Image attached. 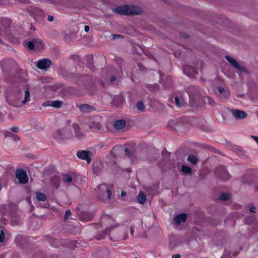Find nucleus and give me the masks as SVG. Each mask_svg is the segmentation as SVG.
I'll return each mask as SVG.
<instances>
[{
    "label": "nucleus",
    "mask_w": 258,
    "mask_h": 258,
    "mask_svg": "<svg viewBox=\"0 0 258 258\" xmlns=\"http://www.w3.org/2000/svg\"><path fill=\"white\" fill-rule=\"evenodd\" d=\"M24 87V85H21L16 88L15 90L16 98L14 100L11 98L7 99L10 105L20 107L24 105L29 101V89L27 88L25 89Z\"/></svg>",
    "instance_id": "obj_1"
},
{
    "label": "nucleus",
    "mask_w": 258,
    "mask_h": 258,
    "mask_svg": "<svg viewBox=\"0 0 258 258\" xmlns=\"http://www.w3.org/2000/svg\"><path fill=\"white\" fill-rule=\"evenodd\" d=\"M195 120L196 118L194 117L184 116L180 119L170 120L167 124V127L171 130H177L181 127H188L192 125V123Z\"/></svg>",
    "instance_id": "obj_2"
},
{
    "label": "nucleus",
    "mask_w": 258,
    "mask_h": 258,
    "mask_svg": "<svg viewBox=\"0 0 258 258\" xmlns=\"http://www.w3.org/2000/svg\"><path fill=\"white\" fill-rule=\"evenodd\" d=\"M11 21L9 19H2L1 20L0 27L1 28V32L4 34V36L10 41L13 42L15 38L10 33V25Z\"/></svg>",
    "instance_id": "obj_3"
},
{
    "label": "nucleus",
    "mask_w": 258,
    "mask_h": 258,
    "mask_svg": "<svg viewBox=\"0 0 258 258\" xmlns=\"http://www.w3.org/2000/svg\"><path fill=\"white\" fill-rule=\"evenodd\" d=\"M97 188V197L99 200L105 202L110 199L111 191L107 188L106 185L100 184L98 186Z\"/></svg>",
    "instance_id": "obj_4"
},
{
    "label": "nucleus",
    "mask_w": 258,
    "mask_h": 258,
    "mask_svg": "<svg viewBox=\"0 0 258 258\" xmlns=\"http://www.w3.org/2000/svg\"><path fill=\"white\" fill-rule=\"evenodd\" d=\"M214 173L217 178L223 181L228 180L231 177L226 167L224 165H220L217 167L215 169Z\"/></svg>",
    "instance_id": "obj_5"
},
{
    "label": "nucleus",
    "mask_w": 258,
    "mask_h": 258,
    "mask_svg": "<svg viewBox=\"0 0 258 258\" xmlns=\"http://www.w3.org/2000/svg\"><path fill=\"white\" fill-rule=\"evenodd\" d=\"M186 92L188 94L190 103L194 104L199 95L200 88L197 86H190L186 89Z\"/></svg>",
    "instance_id": "obj_6"
},
{
    "label": "nucleus",
    "mask_w": 258,
    "mask_h": 258,
    "mask_svg": "<svg viewBox=\"0 0 258 258\" xmlns=\"http://www.w3.org/2000/svg\"><path fill=\"white\" fill-rule=\"evenodd\" d=\"M92 152L90 151L78 150L76 153L77 157L81 160H86L87 163L89 164L91 160Z\"/></svg>",
    "instance_id": "obj_7"
},
{
    "label": "nucleus",
    "mask_w": 258,
    "mask_h": 258,
    "mask_svg": "<svg viewBox=\"0 0 258 258\" xmlns=\"http://www.w3.org/2000/svg\"><path fill=\"white\" fill-rule=\"evenodd\" d=\"M16 177L18 179L20 183L25 184L28 182V177L24 170L17 169L16 172Z\"/></svg>",
    "instance_id": "obj_8"
},
{
    "label": "nucleus",
    "mask_w": 258,
    "mask_h": 258,
    "mask_svg": "<svg viewBox=\"0 0 258 258\" xmlns=\"http://www.w3.org/2000/svg\"><path fill=\"white\" fill-rule=\"evenodd\" d=\"M28 48L31 50L34 49L37 50H40L43 49V42L40 39H34L29 41L27 44Z\"/></svg>",
    "instance_id": "obj_9"
},
{
    "label": "nucleus",
    "mask_w": 258,
    "mask_h": 258,
    "mask_svg": "<svg viewBox=\"0 0 258 258\" xmlns=\"http://www.w3.org/2000/svg\"><path fill=\"white\" fill-rule=\"evenodd\" d=\"M225 58L233 66L234 69H237L241 72H248L245 68L240 66L238 62L231 57L228 55H226Z\"/></svg>",
    "instance_id": "obj_10"
},
{
    "label": "nucleus",
    "mask_w": 258,
    "mask_h": 258,
    "mask_svg": "<svg viewBox=\"0 0 258 258\" xmlns=\"http://www.w3.org/2000/svg\"><path fill=\"white\" fill-rule=\"evenodd\" d=\"M183 71L184 73L186 74L187 76L190 77H194L195 75L198 74L197 69L189 65H185L183 67Z\"/></svg>",
    "instance_id": "obj_11"
},
{
    "label": "nucleus",
    "mask_w": 258,
    "mask_h": 258,
    "mask_svg": "<svg viewBox=\"0 0 258 258\" xmlns=\"http://www.w3.org/2000/svg\"><path fill=\"white\" fill-rule=\"evenodd\" d=\"M51 63V61L48 58L40 59L37 62V67L41 70H47Z\"/></svg>",
    "instance_id": "obj_12"
},
{
    "label": "nucleus",
    "mask_w": 258,
    "mask_h": 258,
    "mask_svg": "<svg viewBox=\"0 0 258 258\" xmlns=\"http://www.w3.org/2000/svg\"><path fill=\"white\" fill-rule=\"evenodd\" d=\"M63 104V102L59 100H48L43 103V106H51L56 108H60Z\"/></svg>",
    "instance_id": "obj_13"
},
{
    "label": "nucleus",
    "mask_w": 258,
    "mask_h": 258,
    "mask_svg": "<svg viewBox=\"0 0 258 258\" xmlns=\"http://www.w3.org/2000/svg\"><path fill=\"white\" fill-rule=\"evenodd\" d=\"M62 75L63 78H66L67 80L72 82L77 81L79 78L78 74L67 71H63L62 72Z\"/></svg>",
    "instance_id": "obj_14"
},
{
    "label": "nucleus",
    "mask_w": 258,
    "mask_h": 258,
    "mask_svg": "<svg viewBox=\"0 0 258 258\" xmlns=\"http://www.w3.org/2000/svg\"><path fill=\"white\" fill-rule=\"evenodd\" d=\"M52 136L53 138L58 141H63L66 138L64 134V130L63 129L55 131Z\"/></svg>",
    "instance_id": "obj_15"
},
{
    "label": "nucleus",
    "mask_w": 258,
    "mask_h": 258,
    "mask_svg": "<svg viewBox=\"0 0 258 258\" xmlns=\"http://www.w3.org/2000/svg\"><path fill=\"white\" fill-rule=\"evenodd\" d=\"M128 14L127 16L137 15L142 13L141 9L135 6L127 5Z\"/></svg>",
    "instance_id": "obj_16"
},
{
    "label": "nucleus",
    "mask_w": 258,
    "mask_h": 258,
    "mask_svg": "<svg viewBox=\"0 0 258 258\" xmlns=\"http://www.w3.org/2000/svg\"><path fill=\"white\" fill-rule=\"evenodd\" d=\"M231 111L233 116L238 119H242L245 118L247 116V114L245 112L240 110L233 109Z\"/></svg>",
    "instance_id": "obj_17"
},
{
    "label": "nucleus",
    "mask_w": 258,
    "mask_h": 258,
    "mask_svg": "<svg viewBox=\"0 0 258 258\" xmlns=\"http://www.w3.org/2000/svg\"><path fill=\"white\" fill-rule=\"evenodd\" d=\"M113 11L117 14L127 16L128 9L127 5L118 6L114 9Z\"/></svg>",
    "instance_id": "obj_18"
},
{
    "label": "nucleus",
    "mask_w": 258,
    "mask_h": 258,
    "mask_svg": "<svg viewBox=\"0 0 258 258\" xmlns=\"http://www.w3.org/2000/svg\"><path fill=\"white\" fill-rule=\"evenodd\" d=\"M162 81H164L162 85L164 88L166 89L170 88L172 86V80L171 77L169 76H165L162 74Z\"/></svg>",
    "instance_id": "obj_19"
},
{
    "label": "nucleus",
    "mask_w": 258,
    "mask_h": 258,
    "mask_svg": "<svg viewBox=\"0 0 258 258\" xmlns=\"http://www.w3.org/2000/svg\"><path fill=\"white\" fill-rule=\"evenodd\" d=\"M124 100L123 97L121 95L114 96L111 104L115 106L120 107L121 105L123 103Z\"/></svg>",
    "instance_id": "obj_20"
},
{
    "label": "nucleus",
    "mask_w": 258,
    "mask_h": 258,
    "mask_svg": "<svg viewBox=\"0 0 258 258\" xmlns=\"http://www.w3.org/2000/svg\"><path fill=\"white\" fill-rule=\"evenodd\" d=\"M44 240H45L53 247H57L59 245V241L55 238L50 235H45L43 237Z\"/></svg>",
    "instance_id": "obj_21"
},
{
    "label": "nucleus",
    "mask_w": 258,
    "mask_h": 258,
    "mask_svg": "<svg viewBox=\"0 0 258 258\" xmlns=\"http://www.w3.org/2000/svg\"><path fill=\"white\" fill-rule=\"evenodd\" d=\"M85 60L87 62V67L90 68L92 71L95 72L96 69L93 66V55L92 54H89L86 56Z\"/></svg>",
    "instance_id": "obj_22"
},
{
    "label": "nucleus",
    "mask_w": 258,
    "mask_h": 258,
    "mask_svg": "<svg viewBox=\"0 0 258 258\" xmlns=\"http://www.w3.org/2000/svg\"><path fill=\"white\" fill-rule=\"evenodd\" d=\"M73 127L76 138L81 139L84 137V134L80 131V128L77 123H73Z\"/></svg>",
    "instance_id": "obj_23"
},
{
    "label": "nucleus",
    "mask_w": 258,
    "mask_h": 258,
    "mask_svg": "<svg viewBox=\"0 0 258 258\" xmlns=\"http://www.w3.org/2000/svg\"><path fill=\"white\" fill-rule=\"evenodd\" d=\"M187 219V215L185 213H181L177 215L174 217L175 223L177 224H180L186 221Z\"/></svg>",
    "instance_id": "obj_24"
},
{
    "label": "nucleus",
    "mask_w": 258,
    "mask_h": 258,
    "mask_svg": "<svg viewBox=\"0 0 258 258\" xmlns=\"http://www.w3.org/2000/svg\"><path fill=\"white\" fill-rule=\"evenodd\" d=\"M126 125V121L124 119H119L115 121L113 124V127L117 130L123 128Z\"/></svg>",
    "instance_id": "obj_25"
},
{
    "label": "nucleus",
    "mask_w": 258,
    "mask_h": 258,
    "mask_svg": "<svg viewBox=\"0 0 258 258\" xmlns=\"http://www.w3.org/2000/svg\"><path fill=\"white\" fill-rule=\"evenodd\" d=\"M111 228H107L105 230H102L101 232H99L96 236V238L97 240H101L104 239L106 235L109 234L111 231Z\"/></svg>",
    "instance_id": "obj_26"
},
{
    "label": "nucleus",
    "mask_w": 258,
    "mask_h": 258,
    "mask_svg": "<svg viewBox=\"0 0 258 258\" xmlns=\"http://www.w3.org/2000/svg\"><path fill=\"white\" fill-rule=\"evenodd\" d=\"M79 108L81 111L83 112H89L92 110H94V107L87 104H83L80 105Z\"/></svg>",
    "instance_id": "obj_27"
},
{
    "label": "nucleus",
    "mask_w": 258,
    "mask_h": 258,
    "mask_svg": "<svg viewBox=\"0 0 258 258\" xmlns=\"http://www.w3.org/2000/svg\"><path fill=\"white\" fill-rule=\"evenodd\" d=\"M50 181L51 184L54 186L55 189H57L59 186L60 184V177L58 175H55L51 178Z\"/></svg>",
    "instance_id": "obj_28"
},
{
    "label": "nucleus",
    "mask_w": 258,
    "mask_h": 258,
    "mask_svg": "<svg viewBox=\"0 0 258 258\" xmlns=\"http://www.w3.org/2000/svg\"><path fill=\"white\" fill-rule=\"evenodd\" d=\"M28 11L37 16L41 17L43 15V12L38 8L31 7L29 8Z\"/></svg>",
    "instance_id": "obj_29"
},
{
    "label": "nucleus",
    "mask_w": 258,
    "mask_h": 258,
    "mask_svg": "<svg viewBox=\"0 0 258 258\" xmlns=\"http://www.w3.org/2000/svg\"><path fill=\"white\" fill-rule=\"evenodd\" d=\"M137 202L141 204H144L147 200L146 196L144 192L141 191L137 197Z\"/></svg>",
    "instance_id": "obj_30"
},
{
    "label": "nucleus",
    "mask_w": 258,
    "mask_h": 258,
    "mask_svg": "<svg viewBox=\"0 0 258 258\" xmlns=\"http://www.w3.org/2000/svg\"><path fill=\"white\" fill-rule=\"evenodd\" d=\"M218 90L219 94L221 95L224 98H228L230 96L229 92L228 90H226L224 87L220 86L218 87Z\"/></svg>",
    "instance_id": "obj_31"
},
{
    "label": "nucleus",
    "mask_w": 258,
    "mask_h": 258,
    "mask_svg": "<svg viewBox=\"0 0 258 258\" xmlns=\"http://www.w3.org/2000/svg\"><path fill=\"white\" fill-rule=\"evenodd\" d=\"M89 127L90 128H93L96 130H101L102 128V126L100 123L95 121H91L89 123Z\"/></svg>",
    "instance_id": "obj_32"
},
{
    "label": "nucleus",
    "mask_w": 258,
    "mask_h": 258,
    "mask_svg": "<svg viewBox=\"0 0 258 258\" xmlns=\"http://www.w3.org/2000/svg\"><path fill=\"white\" fill-rule=\"evenodd\" d=\"M4 135L6 137L12 138V139L15 141H17L20 140L19 137H18L17 135L14 134V133H12L10 131H6Z\"/></svg>",
    "instance_id": "obj_33"
},
{
    "label": "nucleus",
    "mask_w": 258,
    "mask_h": 258,
    "mask_svg": "<svg viewBox=\"0 0 258 258\" xmlns=\"http://www.w3.org/2000/svg\"><path fill=\"white\" fill-rule=\"evenodd\" d=\"M36 195L37 200L38 201L45 202L47 199L45 195V194H44L43 193H42L41 192H39V191L37 192L36 193Z\"/></svg>",
    "instance_id": "obj_34"
},
{
    "label": "nucleus",
    "mask_w": 258,
    "mask_h": 258,
    "mask_svg": "<svg viewBox=\"0 0 258 258\" xmlns=\"http://www.w3.org/2000/svg\"><path fill=\"white\" fill-rule=\"evenodd\" d=\"M187 160L188 162L190 163L193 165L197 164L198 162L197 158L195 155L192 154H190L188 155Z\"/></svg>",
    "instance_id": "obj_35"
},
{
    "label": "nucleus",
    "mask_w": 258,
    "mask_h": 258,
    "mask_svg": "<svg viewBox=\"0 0 258 258\" xmlns=\"http://www.w3.org/2000/svg\"><path fill=\"white\" fill-rule=\"evenodd\" d=\"M245 223L247 224H253L255 220V217L251 215L250 216L246 217L244 219Z\"/></svg>",
    "instance_id": "obj_36"
},
{
    "label": "nucleus",
    "mask_w": 258,
    "mask_h": 258,
    "mask_svg": "<svg viewBox=\"0 0 258 258\" xmlns=\"http://www.w3.org/2000/svg\"><path fill=\"white\" fill-rule=\"evenodd\" d=\"M175 102L176 105L178 107H181L185 105V102L182 99H180L178 97H175Z\"/></svg>",
    "instance_id": "obj_37"
},
{
    "label": "nucleus",
    "mask_w": 258,
    "mask_h": 258,
    "mask_svg": "<svg viewBox=\"0 0 258 258\" xmlns=\"http://www.w3.org/2000/svg\"><path fill=\"white\" fill-rule=\"evenodd\" d=\"M62 180L65 183H69L73 180L72 176L70 175L67 174H63L62 175Z\"/></svg>",
    "instance_id": "obj_38"
},
{
    "label": "nucleus",
    "mask_w": 258,
    "mask_h": 258,
    "mask_svg": "<svg viewBox=\"0 0 258 258\" xmlns=\"http://www.w3.org/2000/svg\"><path fill=\"white\" fill-rule=\"evenodd\" d=\"M230 198L229 195L227 193H222L219 198V200L223 201H227Z\"/></svg>",
    "instance_id": "obj_39"
},
{
    "label": "nucleus",
    "mask_w": 258,
    "mask_h": 258,
    "mask_svg": "<svg viewBox=\"0 0 258 258\" xmlns=\"http://www.w3.org/2000/svg\"><path fill=\"white\" fill-rule=\"evenodd\" d=\"M182 171L186 174H190L192 172V169L190 167L182 165L181 167Z\"/></svg>",
    "instance_id": "obj_40"
},
{
    "label": "nucleus",
    "mask_w": 258,
    "mask_h": 258,
    "mask_svg": "<svg viewBox=\"0 0 258 258\" xmlns=\"http://www.w3.org/2000/svg\"><path fill=\"white\" fill-rule=\"evenodd\" d=\"M252 176L249 174H245L242 177V180L244 183H246L248 185H251L252 183L251 181H247L248 179H251Z\"/></svg>",
    "instance_id": "obj_41"
},
{
    "label": "nucleus",
    "mask_w": 258,
    "mask_h": 258,
    "mask_svg": "<svg viewBox=\"0 0 258 258\" xmlns=\"http://www.w3.org/2000/svg\"><path fill=\"white\" fill-rule=\"evenodd\" d=\"M136 107L140 112H143L145 109V106L142 101H139L137 103Z\"/></svg>",
    "instance_id": "obj_42"
},
{
    "label": "nucleus",
    "mask_w": 258,
    "mask_h": 258,
    "mask_svg": "<svg viewBox=\"0 0 258 258\" xmlns=\"http://www.w3.org/2000/svg\"><path fill=\"white\" fill-rule=\"evenodd\" d=\"M93 172L96 174H99L101 172V169L99 165H93Z\"/></svg>",
    "instance_id": "obj_43"
},
{
    "label": "nucleus",
    "mask_w": 258,
    "mask_h": 258,
    "mask_svg": "<svg viewBox=\"0 0 258 258\" xmlns=\"http://www.w3.org/2000/svg\"><path fill=\"white\" fill-rule=\"evenodd\" d=\"M14 62L12 59H8L4 60L1 62V67L3 69V67H5V66L8 63H12Z\"/></svg>",
    "instance_id": "obj_44"
},
{
    "label": "nucleus",
    "mask_w": 258,
    "mask_h": 258,
    "mask_svg": "<svg viewBox=\"0 0 258 258\" xmlns=\"http://www.w3.org/2000/svg\"><path fill=\"white\" fill-rule=\"evenodd\" d=\"M160 87L158 84H155L154 85L151 86L150 88V91L156 93L159 90Z\"/></svg>",
    "instance_id": "obj_45"
},
{
    "label": "nucleus",
    "mask_w": 258,
    "mask_h": 258,
    "mask_svg": "<svg viewBox=\"0 0 258 258\" xmlns=\"http://www.w3.org/2000/svg\"><path fill=\"white\" fill-rule=\"evenodd\" d=\"M8 184V181L5 178H0V191L2 189V186H7Z\"/></svg>",
    "instance_id": "obj_46"
},
{
    "label": "nucleus",
    "mask_w": 258,
    "mask_h": 258,
    "mask_svg": "<svg viewBox=\"0 0 258 258\" xmlns=\"http://www.w3.org/2000/svg\"><path fill=\"white\" fill-rule=\"evenodd\" d=\"M137 66L141 71H144L146 70V68L141 62H138Z\"/></svg>",
    "instance_id": "obj_47"
},
{
    "label": "nucleus",
    "mask_w": 258,
    "mask_h": 258,
    "mask_svg": "<svg viewBox=\"0 0 258 258\" xmlns=\"http://www.w3.org/2000/svg\"><path fill=\"white\" fill-rule=\"evenodd\" d=\"M72 214L71 211L69 210H67L66 211L64 216V220L67 219Z\"/></svg>",
    "instance_id": "obj_48"
},
{
    "label": "nucleus",
    "mask_w": 258,
    "mask_h": 258,
    "mask_svg": "<svg viewBox=\"0 0 258 258\" xmlns=\"http://www.w3.org/2000/svg\"><path fill=\"white\" fill-rule=\"evenodd\" d=\"M5 238V234L3 231H1L0 234V242H2L4 241Z\"/></svg>",
    "instance_id": "obj_49"
},
{
    "label": "nucleus",
    "mask_w": 258,
    "mask_h": 258,
    "mask_svg": "<svg viewBox=\"0 0 258 258\" xmlns=\"http://www.w3.org/2000/svg\"><path fill=\"white\" fill-rule=\"evenodd\" d=\"M11 221L15 224H18L19 223V220L18 218L13 216H11Z\"/></svg>",
    "instance_id": "obj_50"
},
{
    "label": "nucleus",
    "mask_w": 258,
    "mask_h": 258,
    "mask_svg": "<svg viewBox=\"0 0 258 258\" xmlns=\"http://www.w3.org/2000/svg\"><path fill=\"white\" fill-rule=\"evenodd\" d=\"M207 98L209 104L212 105L215 103L214 100L211 97L207 96Z\"/></svg>",
    "instance_id": "obj_51"
},
{
    "label": "nucleus",
    "mask_w": 258,
    "mask_h": 258,
    "mask_svg": "<svg viewBox=\"0 0 258 258\" xmlns=\"http://www.w3.org/2000/svg\"><path fill=\"white\" fill-rule=\"evenodd\" d=\"M70 57L73 59H74L75 60H80V56L77 55H75V54H73V55H71Z\"/></svg>",
    "instance_id": "obj_52"
},
{
    "label": "nucleus",
    "mask_w": 258,
    "mask_h": 258,
    "mask_svg": "<svg viewBox=\"0 0 258 258\" xmlns=\"http://www.w3.org/2000/svg\"><path fill=\"white\" fill-rule=\"evenodd\" d=\"M10 130L15 133H18L19 131V128L18 126H13Z\"/></svg>",
    "instance_id": "obj_53"
},
{
    "label": "nucleus",
    "mask_w": 258,
    "mask_h": 258,
    "mask_svg": "<svg viewBox=\"0 0 258 258\" xmlns=\"http://www.w3.org/2000/svg\"><path fill=\"white\" fill-rule=\"evenodd\" d=\"M112 39H118V38H123V36L122 35H120V34H112Z\"/></svg>",
    "instance_id": "obj_54"
},
{
    "label": "nucleus",
    "mask_w": 258,
    "mask_h": 258,
    "mask_svg": "<svg viewBox=\"0 0 258 258\" xmlns=\"http://www.w3.org/2000/svg\"><path fill=\"white\" fill-rule=\"evenodd\" d=\"M124 152H125V155H127V156L130 157L131 156V155H132L131 151L128 148L125 149Z\"/></svg>",
    "instance_id": "obj_55"
},
{
    "label": "nucleus",
    "mask_w": 258,
    "mask_h": 258,
    "mask_svg": "<svg viewBox=\"0 0 258 258\" xmlns=\"http://www.w3.org/2000/svg\"><path fill=\"white\" fill-rule=\"evenodd\" d=\"M258 230V221L255 223L253 226V231L256 232Z\"/></svg>",
    "instance_id": "obj_56"
},
{
    "label": "nucleus",
    "mask_w": 258,
    "mask_h": 258,
    "mask_svg": "<svg viewBox=\"0 0 258 258\" xmlns=\"http://www.w3.org/2000/svg\"><path fill=\"white\" fill-rule=\"evenodd\" d=\"M95 91V89L94 88V86H92L91 87V90L90 91L88 90V93L90 95H92L94 93Z\"/></svg>",
    "instance_id": "obj_57"
},
{
    "label": "nucleus",
    "mask_w": 258,
    "mask_h": 258,
    "mask_svg": "<svg viewBox=\"0 0 258 258\" xmlns=\"http://www.w3.org/2000/svg\"><path fill=\"white\" fill-rule=\"evenodd\" d=\"M47 20L49 22H52L54 20L53 16L49 15L47 17Z\"/></svg>",
    "instance_id": "obj_58"
},
{
    "label": "nucleus",
    "mask_w": 258,
    "mask_h": 258,
    "mask_svg": "<svg viewBox=\"0 0 258 258\" xmlns=\"http://www.w3.org/2000/svg\"><path fill=\"white\" fill-rule=\"evenodd\" d=\"M256 208L254 206H252L249 208V211L252 213H255Z\"/></svg>",
    "instance_id": "obj_59"
},
{
    "label": "nucleus",
    "mask_w": 258,
    "mask_h": 258,
    "mask_svg": "<svg viewBox=\"0 0 258 258\" xmlns=\"http://www.w3.org/2000/svg\"><path fill=\"white\" fill-rule=\"evenodd\" d=\"M180 35L181 37H184V38H187L188 37V34H186L185 33H181L180 32Z\"/></svg>",
    "instance_id": "obj_60"
},
{
    "label": "nucleus",
    "mask_w": 258,
    "mask_h": 258,
    "mask_svg": "<svg viewBox=\"0 0 258 258\" xmlns=\"http://www.w3.org/2000/svg\"><path fill=\"white\" fill-rule=\"evenodd\" d=\"M93 216H92V215H89L88 217L86 218H85L84 219L85 220H87V221H91L93 219Z\"/></svg>",
    "instance_id": "obj_61"
},
{
    "label": "nucleus",
    "mask_w": 258,
    "mask_h": 258,
    "mask_svg": "<svg viewBox=\"0 0 258 258\" xmlns=\"http://www.w3.org/2000/svg\"><path fill=\"white\" fill-rule=\"evenodd\" d=\"M251 137L254 140L258 145V136H251Z\"/></svg>",
    "instance_id": "obj_62"
},
{
    "label": "nucleus",
    "mask_w": 258,
    "mask_h": 258,
    "mask_svg": "<svg viewBox=\"0 0 258 258\" xmlns=\"http://www.w3.org/2000/svg\"><path fill=\"white\" fill-rule=\"evenodd\" d=\"M134 232V227L133 226H131L130 227V233L132 235H133Z\"/></svg>",
    "instance_id": "obj_63"
},
{
    "label": "nucleus",
    "mask_w": 258,
    "mask_h": 258,
    "mask_svg": "<svg viewBox=\"0 0 258 258\" xmlns=\"http://www.w3.org/2000/svg\"><path fill=\"white\" fill-rule=\"evenodd\" d=\"M181 255L180 254H175L172 255V258H180Z\"/></svg>",
    "instance_id": "obj_64"
}]
</instances>
